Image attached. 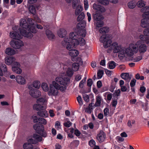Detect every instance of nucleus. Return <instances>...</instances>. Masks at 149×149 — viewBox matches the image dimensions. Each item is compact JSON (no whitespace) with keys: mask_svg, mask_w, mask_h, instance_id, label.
<instances>
[{"mask_svg":"<svg viewBox=\"0 0 149 149\" xmlns=\"http://www.w3.org/2000/svg\"><path fill=\"white\" fill-rule=\"evenodd\" d=\"M10 43L13 47L16 49H19L24 45L23 42L19 39L12 40Z\"/></svg>","mask_w":149,"mask_h":149,"instance_id":"nucleus-7","label":"nucleus"},{"mask_svg":"<svg viewBox=\"0 0 149 149\" xmlns=\"http://www.w3.org/2000/svg\"><path fill=\"white\" fill-rule=\"evenodd\" d=\"M142 12H144L143 14H146L147 15H149V6H146L141 9Z\"/></svg>","mask_w":149,"mask_h":149,"instance_id":"nucleus-33","label":"nucleus"},{"mask_svg":"<svg viewBox=\"0 0 149 149\" xmlns=\"http://www.w3.org/2000/svg\"><path fill=\"white\" fill-rule=\"evenodd\" d=\"M109 31L108 27H104L101 28L99 30V32L101 33H108Z\"/></svg>","mask_w":149,"mask_h":149,"instance_id":"nucleus-32","label":"nucleus"},{"mask_svg":"<svg viewBox=\"0 0 149 149\" xmlns=\"http://www.w3.org/2000/svg\"><path fill=\"white\" fill-rule=\"evenodd\" d=\"M142 58V56H137L134 59V62H138L141 60Z\"/></svg>","mask_w":149,"mask_h":149,"instance_id":"nucleus-63","label":"nucleus"},{"mask_svg":"<svg viewBox=\"0 0 149 149\" xmlns=\"http://www.w3.org/2000/svg\"><path fill=\"white\" fill-rule=\"evenodd\" d=\"M104 73V71L102 70H99L97 72V77L98 79L101 78Z\"/></svg>","mask_w":149,"mask_h":149,"instance_id":"nucleus-49","label":"nucleus"},{"mask_svg":"<svg viewBox=\"0 0 149 149\" xmlns=\"http://www.w3.org/2000/svg\"><path fill=\"white\" fill-rule=\"evenodd\" d=\"M33 87L36 88H39L40 86V84L38 81H33Z\"/></svg>","mask_w":149,"mask_h":149,"instance_id":"nucleus-42","label":"nucleus"},{"mask_svg":"<svg viewBox=\"0 0 149 149\" xmlns=\"http://www.w3.org/2000/svg\"><path fill=\"white\" fill-rule=\"evenodd\" d=\"M81 31L80 32V33L79 34H78V35L80 36V37H84L86 36V30L85 29H84L83 30H81Z\"/></svg>","mask_w":149,"mask_h":149,"instance_id":"nucleus-46","label":"nucleus"},{"mask_svg":"<svg viewBox=\"0 0 149 149\" xmlns=\"http://www.w3.org/2000/svg\"><path fill=\"white\" fill-rule=\"evenodd\" d=\"M0 67L4 72H6L7 71L6 66L5 64H2L1 65H0Z\"/></svg>","mask_w":149,"mask_h":149,"instance_id":"nucleus-57","label":"nucleus"},{"mask_svg":"<svg viewBox=\"0 0 149 149\" xmlns=\"http://www.w3.org/2000/svg\"><path fill=\"white\" fill-rule=\"evenodd\" d=\"M82 9V6H78L75 10V15H79L81 12Z\"/></svg>","mask_w":149,"mask_h":149,"instance_id":"nucleus-36","label":"nucleus"},{"mask_svg":"<svg viewBox=\"0 0 149 149\" xmlns=\"http://www.w3.org/2000/svg\"><path fill=\"white\" fill-rule=\"evenodd\" d=\"M57 34L59 37L61 38L65 37L67 34L66 31L64 29H60L58 31Z\"/></svg>","mask_w":149,"mask_h":149,"instance_id":"nucleus-22","label":"nucleus"},{"mask_svg":"<svg viewBox=\"0 0 149 149\" xmlns=\"http://www.w3.org/2000/svg\"><path fill=\"white\" fill-rule=\"evenodd\" d=\"M46 101V100L45 98H40L37 100V102L38 103L40 102L42 103H44Z\"/></svg>","mask_w":149,"mask_h":149,"instance_id":"nucleus-53","label":"nucleus"},{"mask_svg":"<svg viewBox=\"0 0 149 149\" xmlns=\"http://www.w3.org/2000/svg\"><path fill=\"white\" fill-rule=\"evenodd\" d=\"M72 68L73 71H77L79 68V65L78 63H74L72 65Z\"/></svg>","mask_w":149,"mask_h":149,"instance_id":"nucleus-38","label":"nucleus"},{"mask_svg":"<svg viewBox=\"0 0 149 149\" xmlns=\"http://www.w3.org/2000/svg\"><path fill=\"white\" fill-rule=\"evenodd\" d=\"M16 80L18 83L21 84H24L26 83L25 79L21 76L18 75L17 76Z\"/></svg>","mask_w":149,"mask_h":149,"instance_id":"nucleus-21","label":"nucleus"},{"mask_svg":"<svg viewBox=\"0 0 149 149\" xmlns=\"http://www.w3.org/2000/svg\"><path fill=\"white\" fill-rule=\"evenodd\" d=\"M125 51L121 49L120 51L119 52V53L118 55V56L120 58H123L125 56Z\"/></svg>","mask_w":149,"mask_h":149,"instance_id":"nucleus-40","label":"nucleus"},{"mask_svg":"<svg viewBox=\"0 0 149 149\" xmlns=\"http://www.w3.org/2000/svg\"><path fill=\"white\" fill-rule=\"evenodd\" d=\"M111 38V36H110L105 42L104 43V46L105 48H107L111 45L112 44Z\"/></svg>","mask_w":149,"mask_h":149,"instance_id":"nucleus-25","label":"nucleus"},{"mask_svg":"<svg viewBox=\"0 0 149 149\" xmlns=\"http://www.w3.org/2000/svg\"><path fill=\"white\" fill-rule=\"evenodd\" d=\"M79 1V0H72V6L73 8H75Z\"/></svg>","mask_w":149,"mask_h":149,"instance_id":"nucleus-51","label":"nucleus"},{"mask_svg":"<svg viewBox=\"0 0 149 149\" xmlns=\"http://www.w3.org/2000/svg\"><path fill=\"white\" fill-rule=\"evenodd\" d=\"M86 24V23L85 21H82L77 24V28L79 30H83L85 27Z\"/></svg>","mask_w":149,"mask_h":149,"instance_id":"nucleus-23","label":"nucleus"},{"mask_svg":"<svg viewBox=\"0 0 149 149\" xmlns=\"http://www.w3.org/2000/svg\"><path fill=\"white\" fill-rule=\"evenodd\" d=\"M41 87L42 89L45 91H48V88L47 84L46 83H43L42 84Z\"/></svg>","mask_w":149,"mask_h":149,"instance_id":"nucleus-43","label":"nucleus"},{"mask_svg":"<svg viewBox=\"0 0 149 149\" xmlns=\"http://www.w3.org/2000/svg\"><path fill=\"white\" fill-rule=\"evenodd\" d=\"M5 53L9 55H13L15 54V51L12 48H7L6 49Z\"/></svg>","mask_w":149,"mask_h":149,"instance_id":"nucleus-24","label":"nucleus"},{"mask_svg":"<svg viewBox=\"0 0 149 149\" xmlns=\"http://www.w3.org/2000/svg\"><path fill=\"white\" fill-rule=\"evenodd\" d=\"M116 67V63L113 61H111L109 63V69H114Z\"/></svg>","mask_w":149,"mask_h":149,"instance_id":"nucleus-41","label":"nucleus"},{"mask_svg":"<svg viewBox=\"0 0 149 149\" xmlns=\"http://www.w3.org/2000/svg\"><path fill=\"white\" fill-rule=\"evenodd\" d=\"M137 5L140 8L143 7L145 5L143 1H138Z\"/></svg>","mask_w":149,"mask_h":149,"instance_id":"nucleus-50","label":"nucleus"},{"mask_svg":"<svg viewBox=\"0 0 149 149\" xmlns=\"http://www.w3.org/2000/svg\"><path fill=\"white\" fill-rule=\"evenodd\" d=\"M29 10L30 12L33 14L34 15L36 13V10L35 7L32 5H30Z\"/></svg>","mask_w":149,"mask_h":149,"instance_id":"nucleus-37","label":"nucleus"},{"mask_svg":"<svg viewBox=\"0 0 149 149\" xmlns=\"http://www.w3.org/2000/svg\"><path fill=\"white\" fill-rule=\"evenodd\" d=\"M20 64L18 62H14L13 63V65L12 67L13 71L15 73L19 74L21 73L22 70L19 68Z\"/></svg>","mask_w":149,"mask_h":149,"instance_id":"nucleus-11","label":"nucleus"},{"mask_svg":"<svg viewBox=\"0 0 149 149\" xmlns=\"http://www.w3.org/2000/svg\"><path fill=\"white\" fill-rule=\"evenodd\" d=\"M84 3L85 9L87 10L88 7V2L87 0H84Z\"/></svg>","mask_w":149,"mask_h":149,"instance_id":"nucleus-54","label":"nucleus"},{"mask_svg":"<svg viewBox=\"0 0 149 149\" xmlns=\"http://www.w3.org/2000/svg\"><path fill=\"white\" fill-rule=\"evenodd\" d=\"M97 1L102 4L107 5L109 4V2L107 0H97Z\"/></svg>","mask_w":149,"mask_h":149,"instance_id":"nucleus-44","label":"nucleus"},{"mask_svg":"<svg viewBox=\"0 0 149 149\" xmlns=\"http://www.w3.org/2000/svg\"><path fill=\"white\" fill-rule=\"evenodd\" d=\"M86 78H84V79H82L80 82L79 86L81 88H83L84 86V83L86 81Z\"/></svg>","mask_w":149,"mask_h":149,"instance_id":"nucleus-60","label":"nucleus"},{"mask_svg":"<svg viewBox=\"0 0 149 149\" xmlns=\"http://www.w3.org/2000/svg\"><path fill=\"white\" fill-rule=\"evenodd\" d=\"M23 148L24 149H32L33 146L31 143H26L23 146Z\"/></svg>","mask_w":149,"mask_h":149,"instance_id":"nucleus-30","label":"nucleus"},{"mask_svg":"<svg viewBox=\"0 0 149 149\" xmlns=\"http://www.w3.org/2000/svg\"><path fill=\"white\" fill-rule=\"evenodd\" d=\"M142 16L143 18L141 20V25L142 27H147L149 24V15L147 16L145 14H143Z\"/></svg>","mask_w":149,"mask_h":149,"instance_id":"nucleus-9","label":"nucleus"},{"mask_svg":"<svg viewBox=\"0 0 149 149\" xmlns=\"http://www.w3.org/2000/svg\"><path fill=\"white\" fill-rule=\"evenodd\" d=\"M59 84L55 81H53L50 85V88L49 91V95L51 96L57 95L58 93V90L59 89Z\"/></svg>","mask_w":149,"mask_h":149,"instance_id":"nucleus-6","label":"nucleus"},{"mask_svg":"<svg viewBox=\"0 0 149 149\" xmlns=\"http://www.w3.org/2000/svg\"><path fill=\"white\" fill-rule=\"evenodd\" d=\"M112 48L113 52L115 53L119 52L121 49L120 46L118 45L116 42H114L112 44Z\"/></svg>","mask_w":149,"mask_h":149,"instance_id":"nucleus-17","label":"nucleus"},{"mask_svg":"<svg viewBox=\"0 0 149 149\" xmlns=\"http://www.w3.org/2000/svg\"><path fill=\"white\" fill-rule=\"evenodd\" d=\"M93 8L96 10V12H104L105 11V9L104 7L100 5L94 3L93 5ZM93 19L97 21L100 20L103 18L102 15L100 13H96L95 14L93 15Z\"/></svg>","mask_w":149,"mask_h":149,"instance_id":"nucleus-4","label":"nucleus"},{"mask_svg":"<svg viewBox=\"0 0 149 149\" xmlns=\"http://www.w3.org/2000/svg\"><path fill=\"white\" fill-rule=\"evenodd\" d=\"M139 46L138 50L140 53H144L147 50V46L146 45L143 43L142 41L141 44Z\"/></svg>","mask_w":149,"mask_h":149,"instance_id":"nucleus-18","label":"nucleus"},{"mask_svg":"<svg viewBox=\"0 0 149 149\" xmlns=\"http://www.w3.org/2000/svg\"><path fill=\"white\" fill-rule=\"evenodd\" d=\"M96 102L95 104L96 107H98L100 106L102 100L101 97L99 95H98L96 98Z\"/></svg>","mask_w":149,"mask_h":149,"instance_id":"nucleus-29","label":"nucleus"},{"mask_svg":"<svg viewBox=\"0 0 149 149\" xmlns=\"http://www.w3.org/2000/svg\"><path fill=\"white\" fill-rule=\"evenodd\" d=\"M136 80L135 79H132L130 83V86L131 87H133L135 85L136 82Z\"/></svg>","mask_w":149,"mask_h":149,"instance_id":"nucleus-64","label":"nucleus"},{"mask_svg":"<svg viewBox=\"0 0 149 149\" xmlns=\"http://www.w3.org/2000/svg\"><path fill=\"white\" fill-rule=\"evenodd\" d=\"M46 35L49 40H52L55 38V36L52 32L49 30H47L46 31Z\"/></svg>","mask_w":149,"mask_h":149,"instance_id":"nucleus-26","label":"nucleus"},{"mask_svg":"<svg viewBox=\"0 0 149 149\" xmlns=\"http://www.w3.org/2000/svg\"><path fill=\"white\" fill-rule=\"evenodd\" d=\"M32 118L33 120V122L35 123H37L39 121V118L35 116H32Z\"/></svg>","mask_w":149,"mask_h":149,"instance_id":"nucleus-62","label":"nucleus"},{"mask_svg":"<svg viewBox=\"0 0 149 149\" xmlns=\"http://www.w3.org/2000/svg\"><path fill=\"white\" fill-rule=\"evenodd\" d=\"M118 99V97H116V98H115L114 99L113 98V99L112 102V105L113 107H115L117 104V100Z\"/></svg>","mask_w":149,"mask_h":149,"instance_id":"nucleus-61","label":"nucleus"},{"mask_svg":"<svg viewBox=\"0 0 149 149\" xmlns=\"http://www.w3.org/2000/svg\"><path fill=\"white\" fill-rule=\"evenodd\" d=\"M5 62L7 65H10L12 64L13 66V63L14 62H17L15 61V58L12 56L6 58Z\"/></svg>","mask_w":149,"mask_h":149,"instance_id":"nucleus-20","label":"nucleus"},{"mask_svg":"<svg viewBox=\"0 0 149 149\" xmlns=\"http://www.w3.org/2000/svg\"><path fill=\"white\" fill-rule=\"evenodd\" d=\"M39 123L40 124L45 125L47 123L46 120L44 118H39Z\"/></svg>","mask_w":149,"mask_h":149,"instance_id":"nucleus-47","label":"nucleus"},{"mask_svg":"<svg viewBox=\"0 0 149 149\" xmlns=\"http://www.w3.org/2000/svg\"><path fill=\"white\" fill-rule=\"evenodd\" d=\"M70 40L68 37H66L64 39V40L62 42L61 44L63 46L66 47V49L69 51V55L72 57L77 56L79 54L78 52L76 49H73L72 48L73 46V44L70 43Z\"/></svg>","mask_w":149,"mask_h":149,"instance_id":"nucleus-3","label":"nucleus"},{"mask_svg":"<svg viewBox=\"0 0 149 149\" xmlns=\"http://www.w3.org/2000/svg\"><path fill=\"white\" fill-rule=\"evenodd\" d=\"M10 36L11 38L15 39H20L22 38V36L16 32L10 33Z\"/></svg>","mask_w":149,"mask_h":149,"instance_id":"nucleus-19","label":"nucleus"},{"mask_svg":"<svg viewBox=\"0 0 149 149\" xmlns=\"http://www.w3.org/2000/svg\"><path fill=\"white\" fill-rule=\"evenodd\" d=\"M69 40L70 41V43L73 44L74 47L79 45L81 46H84L85 45V41L82 38L80 37V36L75 32L70 33L69 35Z\"/></svg>","mask_w":149,"mask_h":149,"instance_id":"nucleus-2","label":"nucleus"},{"mask_svg":"<svg viewBox=\"0 0 149 149\" xmlns=\"http://www.w3.org/2000/svg\"><path fill=\"white\" fill-rule=\"evenodd\" d=\"M77 100L80 105H81L83 104V102L81 96L79 95L77 97Z\"/></svg>","mask_w":149,"mask_h":149,"instance_id":"nucleus-59","label":"nucleus"},{"mask_svg":"<svg viewBox=\"0 0 149 149\" xmlns=\"http://www.w3.org/2000/svg\"><path fill=\"white\" fill-rule=\"evenodd\" d=\"M125 52L128 56H133L134 53L132 50L128 47L125 49Z\"/></svg>","mask_w":149,"mask_h":149,"instance_id":"nucleus-34","label":"nucleus"},{"mask_svg":"<svg viewBox=\"0 0 149 149\" xmlns=\"http://www.w3.org/2000/svg\"><path fill=\"white\" fill-rule=\"evenodd\" d=\"M20 26L24 29H27L29 32H27L26 30L24 29H21L20 30L21 34L24 37L28 38H31L33 36L31 33H36L37 31L35 28L32 26L28 24L25 19H22L20 22Z\"/></svg>","mask_w":149,"mask_h":149,"instance_id":"nucleus-1","label":"nucleus"},{"mask_svg":"<svg viewBox=\"0 0 149 149\" xmlns=\"http://www.w3.org/2000/svg\"><path fill=\"white\" fill-rule=\"evenodd\" d=\"M83 98L86 102H88L89 101V97L88 95L86 94L83 95Z\"/></svg>","mask_w":149,"mask_h":149,"instance_id":"nucleus-55","label":"nucleus"},{"mask_svg":"<svg viewBox=\"0 0 149 149\" xmlns=\"http://www.w3.org/2000/svg\"><path fill=\"white\" fill-rule=\"evenodd\" d=\"M136 6V3L135 1H131L129 2L128 6L130 8L133 9Z\"/></svg>","mask_w":149,"mask_h":149,"instance_id":"nucleus-35","label":"nucleus"},{"mask_svg":"<svg viewBox=\"0 0 149 149\" xmlns=\"http://www.w3.org/2000/svg\"><path fill=\"white\" fill-rule=\"evenodd\" d=\"M121 78L125 80L128 84V83L131 79V77L129 76V74L127 73H123L120 75Z\"/></svg>","mask_w":149,"mask_h":149,"instance_id":"nucleus-16","label":"nucleus"},{"mask_svg":"<svg viewBox=\"0 0 149 149\" xmlns=\"http://www.w3.org/2000/svg\"><path fill=\"white\" fill-rule=\"evenodd\" d=\"M111 36V35L109 34H107L106 35H103L100 37V41L104 43L109 38V37Z\"/></svg>","mask_w":149,"mask_h":149,"instance_id":"nucleus-28","label":"nucleus"},{"mask_svg":"<svg viewBox=\"0 0 149 149\" xmlns=\"http://www.w3.org/2000/svg\"><path fill=\"white\" fill-rule=\"evenodd\" d=\"M30 94L33 97H38L41 95V92L38 90L35 89L33 90H31L29 91Z\"/></svg>","mask_w":149,"mask_h":149,"instance_id":"nucleus-14","label":"nucleus"},{"mask_svg":"<svg viewBox=\"0 0 149 149\" xmlns=\"http://www.w3.org/2000/svg\"><path fill=\"white\" fill-rule=\"evenodd\" d=\"M85 17L84 14V13L82 12L78 17L77 20L79 22L82 20L84 19Z\"/></svg>","mask_w":149,"mask_h":149,"instance_id":"nucleus-39","label":"nucleus"},{"mask_svg":"<svg viewBox=\"0 0 149 149\" xmlns=\"http://www.w3.org/2000/svg\"><path fill=\"white\" fill-rule=\"evenodd\" d=\"M141 41L139 40L135 44H131L130 45L128 48L131 49L134 53H136L138 51V45L141 44Z\"/></svg>","mask_w":149,"mask_h":149,"instance_id":"nucleus-10","label":"nucleus"},{"mask_svg":"<svg viewBox=\"0 0 149 149\" xmlns=\"http://www.w3.org/2000/svg\"><path fill=\"white\" fill-rule=\"evenodd\" d=\"M139 38L141 40L145 41L146 43L147 44L149 42V37H147L143 35H141L139 36Z\"/></svg>","mask_w":149,"mask_h":149,"instance_id":"nucleus-31","label":"nucleus"},{"mask_svg":"<svg viewBox=\"0 0 149 149\" xmlns=\"http://www.w3.org/2000/svg\"><path fill=\"white\" fill-rule=\"evenodd\" d=\"M55 80L56 83L60 84L59 85V90L61 91H65L66 89V85L69 83L70 79L69 78H63L61 77H58L56 78Z\"/></svg>","mask_w":149,"mask_h":149,"instance_id":"nucleus-5","label":"nucleus"},{"mask_svg":"<svg viewBox=\"0 0 149 149\" xmlns=\"http://www.w3.org/2000/svg\"><path fill=\"white\" fill-rule=\"evenodd\" d=\"M68 76L71 77L73 74V72L71 68H69L66 72Z\"/></svg>","mask_w":149,"mask_h":149,"instance_id":"nucleus-48","label":"nucleus"},{"mask_svg":"<svg viewBox=\"0 0 149 149\" xmlns=\"http://www.w3.org/2000/svg\"><path fill=\"white\" fill-rule=\"evenodd\" d=\"M45 107L40 104L39 103H37V104H36L33 105V108L34 109L39 111L42 109H43Z\"/></svg>","mask_w":149,"mask_h":149,"instance_id":"nucleus-27","label":"nucleus"},{"mask_svg":"<svg viewBox=\"0 0 149 149\" xmlns=\"http://www.w3.org/2000/svg\"><path fill=\"white\" fill-rule=\"evenodd\" d=\"M97 139L99 143L103 142L106 139V134L103 131L101 130L97 136Z\"/></svg>","mask_w":149,"mask_h":149,"instance_id":"nucleus-12","label":"nucleus"},{"mask_svg":"<svg viewBox=\"0 0 149 149\" xmlns=\"http://www.w3.org/2000/svg\"><path fill=\"white\" fill-rule=\"evenodd\" d=\"M135 122V120H128L127 123L128 126L130 127L131 128L132 127V125L134 124Z\"/></svg>","mask_w":149,"mask_h":149,"instance_id":"nucleus-52","label":"nucleus"},{"mask_svg":"<svg viewBox=\"0 0 149 149\" xmlns=\"http://www.w3.org/2000/svg\"><path fill=\"white\" fill-rule=\"evenodd\" d=\"M42 139V138L41 136L36 134H34L33 135L32 138L28 140V141L32 144H36L38 142L41 141Z\"/></svg>","mask_w":149,"mask_h":149,"instance_id":"nucleus-8","label":"nucleus"},{"mask_svg":"<svg viewBox=\"0 0 149 149\" xmlns=\"http://www.w3.org/2000/svg\"><path fill=\"white\" fill-rule=\"evenodd\" d=\"M120 89H118L117 90H116L114 93L113 94V96L115 97L116 98L118 96L120 95Z\"/></svg>","mask_w":149,"mask_h":149,"instance_id":"nucleus-45","label":"nucleus"},{"mask_svg":"<svg viewBox=\"0 0 149 149\" xmlns=\"http://www.w3.org/2000/svg\"><path fill=\"white\" fill-rule=\"evenodd\" d=\"M46 109V107H45L43 109L38 111L37 113V114L41 117H47L48 116V113Z\"/></svg>","mask_w":149,"mask_h":149,"instance_id":"nucleus-15","label":"nucleus"},{"mask_svg":"<svg viewBox=\"0 0 149 149\" xmlns=\"http://www.w3.org/2000/svg\"><path fill=\"white\" fill-rule=\"evenodd\" d=\"M144 35L146 36H149V25L148 28L145 29L143 31Z\"/></svg>","mask_w":149,"mask_h":149,"instance_id":"nucleus-56","label":"nucleus"},{"mask_svg":"<svg viewBox=\"0 0 149 149\" xmlns=\"http://www.w3.org/2000/svg\"><path fill=\"white\" fill-rule=\"evenodd\" d=\"M72 124V123L70 121H68L64 123V125L65 127H70Z\"/></svg>","mask_w":149,"mask_h":149,"instance_id":"nucleus-58","label":"nucleus"},{"mask_svg":"<svg viewBox=\"0 0 149 149\" xmlns=\"http://www.w3.org/2000/svg\"><path fill=\"white\" fill-rule=\"evenodd\" d=\"M33 127L36 132L39 134H41L42 132L44 130V127L41 124H36L33 125Z\"/></svg>","mask_w":149,"mask_h":149,"instance_id":"nucleus-13","label":"nucleus"}]
</instances>
